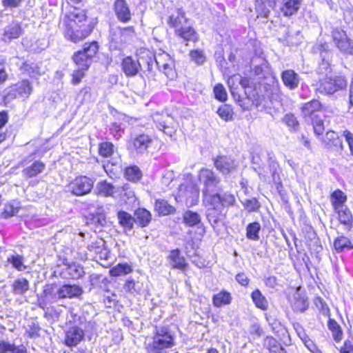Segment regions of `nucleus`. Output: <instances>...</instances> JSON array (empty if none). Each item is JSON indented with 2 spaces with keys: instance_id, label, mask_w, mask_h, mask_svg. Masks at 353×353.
<instances>
[{
  "instance_id": "obj_1",
  "label": "nucleus",
  "mask_w": 353,
  "mask_h": 353,
  "mask_svg": "<svg viewBox=\"0 0 353 353\" xmlns=\"http://www.w3.org/2000/svg\"><path fill=\"white\" fill-rule=\"evenodd\" d=\"M69 5L61 8L57 28L65 40L79 43L90 37L99 23L97 17H91L86 8L73 4H79L83 0H68Z\"/></svg>"
},
{
  "instance_id": "obj_2",
  "label": "nucleus",
  "mask_w": 353,
  "mask_h": 353,
  "mask_svg": "<svg viewBox=\"0 0 353 353\" xmlns=\"http://www.w3.org/2000/svg\"><path fill=\"white\" fill-rule=\"evenodd\" d=\"M83 293V288L76 284L47 283L43 286L42 293L37 294L38 306L44 310L48 304L56 303L63 299L79 298Z\"/></svg>"
},
{
  "instance_id": "obj_3",
  "label": "nucleus",
  "mask_w": 353,
  "mask_h": 353,
  "mask_svg": "<svg viewBox=\"0 0 353 353\" xmlns=\"http://www.w3.org/2000/svg\"><path fill=\"white\" fill-rule=\"evenodd\" d=\"M189 19L186 17L185 12L177 10L176 13L172 14L168 18L167 23L172 28L174 34L183 41L196 43L199 36L194 28L189 24Z\"/></svg>"
},
{
  "instance_id": "obj_4",
  "label": "nucleus",
  "mask_w": 353,
  "mask_h": 353,
  "mask_svg": "<svg viewBox=\"0 0 353 353\" xmlns=\"http://www.w3.org/2000/svg\"><path fill=\"white\" fill-rule=\"evenodd\" d=\"M301 115L303 119H310L312 122V130L314 135L319 138L325 131L324 121L319 118V114L323 113L326 108L319 99H313L303 103L299 108Z\"/></svg>"
},
{
  "instance_id": "obj_5",
  "label": "nucleus",
  "mask_w": 353,
  "mask_h": 353,
  "mask_svg": "<svg viewBox=\"0 0 353 353\" xmlns=\"http://www.w3.org/2000/svg\"><path fill=\"white\" fill-rule=\"evenodd\" d=\"M205 200L208 206V221H220L223 218V208L234 205L236 203L234 194L228 192L211 194Z\"/></svg>"
},
{
  "instance_id": "obj_6",
  "label": "nucleus",
  "mask_w": 353,
  "mask_h": 353,
  "mask_svg": "<svg viewBox=\"0 0 353 353\" xmlns=\"http://www.w3.org/2000/svg\"><path fill=\"white\" fill-rule=\"evenodd\" d=\"M239 84L243 89L244 97H239L236 99L234 93L232 92V95L238 102L243 110H251L254 107H259L262 103L261 97L259 93L256 84L252 82L248 77H242L240 79Z\"/></svg>"
},
{
  "instance_id": "obj_7",
  "label": "nucleus",
  "mask_w": 353,
  "mask_h": 353,
  "mask_svg": "<svg viewBox=\"0 0 353 353\" xmlns=\"http://www.w3.org/2000/svg\"><path fill=\"white\" fill-rule=\"evenodd\" d=\"M34 92L32 83L28 79H22L10 85V90L2 97L3 104L6 106L11 101L21 99L28 100Z\"/></svg>"
},
{
  "instance_id": "obj_8",
  "label": "nucleus",
  "mask_w": 353,
  "mask_h": 353,
  "mask_svg": "<svg viewBox=\"0 0 353 353\" xmlns=\"http://www.w3.org/2000/svg\"><path fill=\"white\" fill-rule=\"evenodd\" d=\"M174 345V336L167 326H156L152 342L148 343L147 350L168 349Z\"/></svg>"
},
{
  "instance_id": "obj_9",
  "label": "nucleus",
  "mask_w": 353,
  "mask_h": 353,
  "mask_svg": "<svg viewBox=\"0 0 353 353\" xmlns=\"http://www.w3.org/2000/svg\"><path fill=\"white\" fill-rule=\"evenodd\" d=\"M330 37L335 47L345 55H353V40L347 35L346 30L341 27H334Z\"/></svg>"
},
{
  "instance_id": "obj_10",
  "label": "nucleus",
  "mask_w": 353,
  "mask_h": 353,
  "mask_svg": "<svg viewBox=\"0 0 353 353\" xmlns=\"http://www.w3.org/2000/svg\"><path fill=\"white\" fill-rule=\"evenodd\" d=\"M347 81L340 76L325 77L319 80L316 90L323 94L331 95L345 88Z\"/></svg>"
},
{
  "instance_id": "obj_11",
  "label": "nucleus",
  "mask_w": 353,
  "mask_h": 353,
  "mask_svg": "<svg viewBox=\"0 0 353 353\" xmlns=\"http://www.w3.org/2000/svg\"><path fill=\"white\" fill-rule=\"evenodd\" d=\"M72 316L73 321L76 325L71 327L65 332V344L69 347L77 345L84 337V332L82 329L79 327V325H82L85 321V317L77 316V314H72Z\"/></svg>"
},
{
  "instance_id": "obj_12",
  "label": "nucleus",
  "mask_w": 353,
  "mask_h": 353,
  "mask_svg": "<svg viewBox=\"0 0 353 353\" xmlns=\"http://www.w3.org/2000/svg\"><path fill=\"white\" fill-rule=\"evenodd\" d=\"M153 143L151 136L141 133L132 136L127 141V149L137 154H143L148 150Z\"/></svg>"
},
{
  "instance_id": "obj_13",
  "label": "nucleus",
  "mask_w": 353,
  "mask_h": 353,
  "mask_svg": "<svg viewBox=\"0 0 353 353\" xmlns=\"http://www.w3.org/2000/svg\"><path fill=\"white\" fill-rule=\"evenodd\" d=\"M92 180L85 175L76 176L68 184L70 192L74 196H81L90 193L93 188Z\"/></svg>"
},
{
  "instance_id": "obj_14",
  "label": "nucleus",
  "mask_w": 353,
  "mask_h": 353,
  "mask_svg": "<svg viewBox=\"0 0 353 353\" xmlns=\"http://www.w3.org/2000/svg\"><path fill=\"white\" fill-rule=\"evenodd\" d=\"M199 178L203 182V193L205 199L208 195L211 194L212 188L216 187L220 183L221 179L214 171L208 168H201L199 172Z\"/></svg>"
},
{
  "instance_id": "obj_15",
  "label": "nucleus",
  "mask_w": 353,
  "mask_h": 353,
  "mask_svg": "<svg viewBox=\"0 0 353 353\" xmlns=\"http://www.w3.org/2000/svg\"><path fill=\"white\" fill-rule=\"evenodd\" d=\"M301 233L305 238L306 244L310 251L316 253L320 252L323 248L320 244L319 239L313 228L306 222H303L301 225Z\"/></svg>"
},
{
  "instance_id": "obj_16",
  "label": "nucleus",
  "mask_w": 353,
  "mask_h": 353,
  "mask_svg": "<svg viewBox=\"0 0 353 353\" xmlns=\"http://www.w3.org/2000/svg\"><path fill=\"white\" fill-rule=\"evenodd\" d=\"M323 147L330 152H339L343 149V141L340 135L335 131L329 130L321 139Z\"/></svg>"
},
{
  "instance_id": "obj_17",
  "label": "nucleus",
  "mask_w": 353,
  "mask_h": 353,
  "mask_svg": "<svg viewBox=\"0 0 353 353\" xmlns=\"http://www.w3.org/2000/svg\"><path fill=\"white\" fill-rule=\"evenodd\" d=\"M24 34V30L21 22L12 21L3 29L1 40L4 43H10L19 39Z\"/></svg>"
},
{
  "instance_id": "obj_18",
  "label": "nucleus",
  "mask_w": 353,
  "mask_h": 353,
  "mask_svg": "<svg viewBox=\"0 0 353 353\" xmlns=\"http://www.w3.org/2000/svg\"><path fill=\"white\" fill-rule=\"evenodd\" d=\"M113 10L119 22L128 23L131 21L132 13L125 0H114Z\"/></svg>"
},
{
  "instance_id": "obj_19",
  "label": "nucleus",
  "mask_w": 353,
  "mask_h": 353,
  "mask_svg": "<svg viewBox=\"0 0 353 353\" xmlns=\"http://www.w3.org/2000/svg\"><path fill=\"white\" fill-rule=\"evenodd\" d=\"M120 65L126 77H135L141 70L139 59H134L132 56L124 57L121 61Z\"/></svg>"
},
{
  "instance_id": "obj_20",
  "label": "nucleus",
  "mask_w": 353,
  "mask_h": 353,
  "mask_svg": "<svg viewBox=\"0 0 353 353\" xmlns=\"http://www.w3.org/2000/svg\"><path fill=\"white\" fill-rule=\"evenodd\" d=\"M87 250L92 257L98 256L101 260H108L110 258V250L103 239L88 244Z\"/></svg>"
},
{
  "instance_id": "obj_21",
  "label": "nucleus",
  "mask_w": 353,
  "mask_h": 353,
  "mask_svg": "<svg viewBox=\"0 0 353 353\" xmlns=\"http://www.w3.org/2000/svg\"><path fill=\"white\" fill-rule=\"evenodd\" d=\"M214 165L217 170L225 174L231 173L236 168L234 161L225 155H219L214 159Z\"/></svg>"
},
{
  "instance_id": "obj_22",
  "label": "nucleus",
  "mask_w": 353,
  "mask_h": 353,
  "mask_svg": "<svg viewBox=\"0 0 353 353\" xmlns=\"http://www.w3.org/2000/svg\"><path fill=\"white\" fill-rule=\"evenodd\" d=\"M21 210L20 201L13 199L6 202L0 212V217L3 219H11L19 214Z\"/></svg>"
},
{
  "instance_id": "obj_23",
  "label": "nucleus",
  "mask_w": 353,
  "mask_h": 353,
  "mask_svg": "<svg viewBox=\"0 0 353 353\" xmlns=\"http://www.w3.org/2000/svg\"><path fill=\"white\" fill-rule=\"evenodd\" d=\"M167 259L172 269L183 270L188 266L185 257L181 254L178 248L171 250Z\"/></svg>"
},
{
  "instance_id": "obj_24",
  "label": "nucleus",
  "mask_w": 353,
  "mask_h": 353,
  "mask_svg": "<svg viewBox=\"0 0 353 353\" xmlns=\"http://www.w3.org/2000/svg\"><path fill=\"white\" fill-rule=\"evenodd\" d=\"M178 190L181 195L185 196L186 199L199 198L200 192L199 188L198 185L192 181L180 184Z\"/></svg>"
},
{
  "instance_id": "obj_25",
  "label": "nucleus",
  "mask_w": 353,
  "mask_h": 353,
  "mask_svg": "<svg viewBox=\"0 0 353 353\" xmlns=\"http://www.w3.org/2000/svg\"><path fill=\"white\" fill-rule=\"evenodd\" d=\"M154 208V211L159 216L174 214L176 211L174 206L170 204L167 200L163 199H156Z\"/></svg>"
},
{
  "instance_id": "obj_26",
  "label": "nucleus",
  "mask_w": 353,
  "mask_h": 353,
  "mask_svg": "<svg viewBox=\"0 0 353 353\" xmlns=\"http://www.w3.org/2000/svg\"><path fill=\"white\" fill-rule=\"evenodd\" d=\"M281 78L283 85L290 90H294L299 85V75L293 70H285L283 71L281 74Z\"/></svg>"
},
{
  "instance_id": "obj_27",
  "label": "nucleus",
  "mask_w": 353,
  "mask_h": 353,
  "mask_svg": "<svg viewBox=\"0 0 353 353\" xmlns=\"http://www.w3.org/2000/svg\"><path fill=\"white\" fill-rule=\"evenodd\" d=\"M46 163L41 160H36L30 165L22 170V174L26 178H34L41 174L46 169Z\"/></svg>"
},
{
  "instance_id": "obj_28",
  "label": "nucleus",
  "mask_w": 353,
  "mask_h": 353,
  "mask_svg": "<svg viewBox=\"0 0 353 353\" xmlns=\"http://www.w3.org/2000/svg\"><path fill=\"white\" fill-rule=\"evenodd\" d=\"M301 2L302 0H283L281 12L284 17H290L298 12Z\"/></svg>"
},
{
  "instance_id": "obj_29",
  "label": "nucleus",
  "mask_w": 353,
  "mask_h": 353,
  "mask_svg": "<svg viewBox=\"0 0 353 353\" xmlns=\"http://www.w3.org/2000/svg\"><path fill=\"white\" fill-rule=\"evenodd\" d=\"M291 307L294 312L303 313L306 311L309 307V302L305 294L296 292Z\"/></svg>"
},
{
  "instance_id": "obj_30",
  "label": "nucleus",
  "mask_w": 353,
  "mask_h": 353,
  "mask_svg": "<svg viewBox=\"0 0 353 353\" xmlns=\"http://www.w3.org/2000/svg\"><path fill=\"white\" fill-rule=\"evenodd\" d=\"M73 63L77 67L83 68L84 70H89L93 59L84 54L83 53L77 50L74 52L71 57Z\"/></svg>"
},
{
  "instance_id": "obj_31",
  "label": "nucleus",
  "mask_w": 353,
  "mask_h": 353,
  "mask_svg": "<svg viewBox=\"0 0 353 353\" xmlns=\"http://www.w3.org/2000/svg\"><path fill=\"white\" fill-rule=\"evenodd\" d=\"M123 176L127 181L136 183L141 180L143 173L139 166L136 165H130L125 168L123 170Z\"/></svg>"
},
{
  "instance_id": "obj_32",
  "label": "nucleus",
  "mask_w": 353,
  "mask_h": 353,
  "mask_svg": "<svg viewBox=\"0 0 353 353\" xmlns=\"http://www.w3.org/2000/svg\"><path fill=\"white\" fill-rule=\"evenodd\" d=\"M277 3V0H261L256 6V12L259 13L257 17H268L270 14V9H274Z\"/></svg>"
},
{
  "instance_id": "obj_33",
  "label": "nucleus",
  "mask_w": 353,
  "mask_h": 353,
  "mask_svg": "<svg viewBox=\"0 0 353 353\" xmlns=\"http://www.w3.org/2000/svg\"><path fill=\"white\" fill-rule=\"evenodd\" d=\"M330 201L334 210L346 205L347 196L341 190L336 189L330 194Z\"/></svg>"
},
{
  "instance_id": "obj_34",
  "label": "nucleus",
  "mask_w": 353,
  "mask_h": 353,
  "mask_svg": "<svg viewBox=\"0 0 353 353\" xmlns=\"http://www.w3.org/2000/svg\"><path fill=\"white\" fill-rule=\"evenodd\" d=\"M99 42L96 40H92L85 42L79 50L84 54L89 56L92 59H94L99 54Z\"/></svg>"
},
{
  "instance_id": "obj_35",
  "label": "nucleus",
  "mask_w": 353,
  "mask_h": 353,
  "mask_svg": "<svg viewBox=\"0 0 353 353\" xmlns=\"http://www.w3.org/2000/svg\"><path fill=\"white\" fill-rule=\"evenodd\" d=\"M117 192L115 187L106 180L100 181L97 185V194L104 197H113Z\"/></svg>"
},
{
  "instance_id": "obj_36",
  "label": "nucleus",
  "mask_w": 353,
  "mask_h": 353,
  "mask_svg": "<svg viewBox=\"0 0 353 353\" xmlns=\"http://www.w3.org/2000/svg\"><path fill=\"white\" fill-rule=\"evenodd\" d=\"M334 248L337 253L353 249V243L349 238L343 235L337 236L334 241Z\"/></svg>"
},
{
  "instance_id": "obj_37",
  "label": "nucleus",
  "mask_w": 353,
  "mask_h": 353,
  "mask_svg": "<svg viewBox=\"0 0 353 353\" xmlns=\"http://www.w3.org/2000/svg\"><path fill=\"white\" fill-rule=\"evenodd\" d=\"M216 114L223 121L225 122L231 121L234 119V108L230 104H222L218 108Z\"/></svg>"
},
{
  "instance_id": "obj_38",
  "label": "nucleus",
  "mask_w": 353,
  "mask_h": 353,
  "mask_svg": "<svg viewBox=\"0 0 353 353\" xmlns=\"http://www.w3.org/2000/svg\"><path fill=\"white\" fill-rule=\"evenodd\" d=\"M251 299L257 308L263 311H266L268 309V301L259 289H256L252 292Z\"/></svg>"
},
{
  "instance_id": "obj_39",
  "label": "nucleus",
  "mask_w": 353,
  "mask_h": 353,
  "mask_svg": "<svg viewBox=\"0 0 353 353\" xmlns=\"http://www.w3.org/2000/svg\"><path fill=\"white\" fill-rule=\"evenodd\" d=\"M114 152V145L110 141H102L98 144V154L102 158H110L113 156Z\"/></svg>"
},
{
  "instance_id": "obj_40",
  "label": "nucleus",
  "mask_w": 353,
  "mask_h": 353,
  "mask_svg": "<svg viewBox=\"0 0 353 353\" xmlns=\"http://www.w3.org/2000/svg\"><path fill=\"white\" fill-rule=\"evenodd\" d=\"M231 301V294L225 290H222L219 293L214 294L212 296V303L216 307H220L223 305H228Z\"/></svg>"
},
{
  "instance_id": "obj_41",
  "label": "nucleus",
  "mask_w": 353,
  "mask_h": 353,
  "mask_svg": "<svg viewBox=\"0 0 353 353\" xmlns=\"http://www.w3.org/2000/svg\"><path fill=\"white\" fill-rule=\"evenodd\" d=\"M123 289L125 292L131 294H143V284L139 282H136L132 278H128L124 285Z\"/></svg>"
},
{
  "instance_id": "obj_42",
  "label": "nucleus",
  "mask_w": 353,
  "mask_h": 353,
  "mask_svg": "<svg viewBox=\"0 0 353 353\" xmlns=\"http://www.w3.org/2000/svg\"><path fill=\"white\" fill-rule=\"evenodd\" d=\"M132 267L127 263H119L112 268L109 272L111 276L117 277L128 274L132 272Z\"/></svg>"
},
{
  "instance_id": "obj_43",
  "label": "nucleus",
  "mask_w": 353,
  "mask_h": 353,
  "mask_svg": "<svg viewBox=\"0 0 353 353\" xmlns=\"http://www.w3.org/2000/svg\"><path fill=\"white\" fill-rule=\"evenodd\" d=\"M12 288L14 294L22 295L29 290V281L25 278L17 279L13 282Z\"/></svg>"
},
{
  "instance_id": "obj_44",
  "label": "nucleus",
  "mask_w": 353,
  "mask_h": 353,
  "mask_svg": "<svg viewBox=\"0 0 353 353\" xmlns=\"http://www.w3.org/2000/svg\"><path fill=\"white\" fill-rule=\"evenodd\" d=\"M328 329L332 332L333 339L336 342H340L343 339V330L339 323L331 318L327 322Z\"/></svg>"
},
{
  "instance_id": "obj_45",
  "label": "nucleus",
  "mask_w": 353,
  "mask_h": 353,
  "mask_svg": "<svg viewBox=\"0 0 353 353\" xmlns=\"http://www.w3.org/2000/svg\"><path fill=\"white\" fill-rule=\"evenodd\" d=\"M282 122L285 123L291 131H297L299 128V121L294 113L285 114L282 118Z\"/></svg>"
},
{
  "instance_id": "obj_46",
  "label": "nucleus",
  "mask_w": 353,
  "mask_h": 353,
  "mask_svg": "<svg viewBox=\"0 0 353 353\" xmlns=\"http://www.w3.org/2000/svg\"><path fill=\"white\" fill-rule=\"evenodd\" d=\"M66 272L72 279H80L85 274L83 267L75 263L68 265Z\"/></svg>"
},
{
  "instance_id": "obj_47",
  "label": "nucleus",
  "mask_w": 353,
  "mask_h": 353,
  "mask_svg": "<svg viewBox=\"0 0 353 353\" xmlns=\"http://www.w3.org/2000/svg\"><path fill=\"white\" fill-rule=\"evenodd\" d=\"M20 69L30 77L41 76L43 74L39 65L30 63L28 61L23 62Z\"/></svg>"
},
{
  "instance_id": "obj_48",
  "label": "nucleus",
  "mask_w": 353,
  "mask_h": 353,
  "mask_svg": "<svg viewBox=\"0 0 353 353\" xmlns=\"http://www.w3.org/2000/svg\"><path fill=\"white\" fill-rule=\"evenodd\" d=\"M263 345L270 352L272 353L283 347L280 343L272 336H267L263 339Z\"/></svg>"
},
{
  "instance_id": "obj_49",
  "label": "nucleus",
  "mask_w": 353,
  "mask_h": 353,
  "mask_svg": "<svg viewBox=\"0 0 353 353\" xmlns=\"http://www.w3.org/2000/svg\"><path fill=\"white\" fill-rule=\"evenodd\" d=\"M261 225L259 222H252L248 224L246 228V236L249 239L257 241L259 239V232Z\"/></svg>"
},
{
  "instance_id": "obj_50",
  "label": "nucleus",
  "mask_w": 353,
  "mask_h": 353,
  "mask_svg": "<svg viewBox=\"0 0 353 353\" xmlns=\"http://www.w3.org/2000/svg\"><path fill=\"white\" fill-rule=\"evenodd\" d=\"M172 59L167 52L159 53L157 55L154 54V61L159 70L165 68L168 63H172Z\"/></svg>"
},
{
  "instance_id": "obj_51",
  "label": "nucleus",
  "mask_w": 353,
  "mask_h": 353,
  "mask_svg": "<svg viewBox=\"0 0 353 353\" xmlns=\"http://www.w3.org/2000/svg\"><path fill=\"white\" fill-rule=\"evenodd\" d=\"M189 55L192 61L198 65H203L206 61V57L203 50L201 49H193L189 52Z\"/></svg>"
},
{
  "instance_id": "obj_52",
  "label": "nucleus",
  "mask_w": 353,
  "mask_h": 353,
  "mask_svg": "<svg viewBox=\"0 0 353 353\" xmlns=\"http://www.w3.org/2000/svg\"><path fill=\"white\" fill-rule=\"evenodd\" d=\"M213 92L217 101L224 103L228 100V93L222 83H216L213 88Z\"/></svg>"
},
{
  "instance_id": "obj_53",
  "label": "nucleus",
  "mask_w": 353,
  "mask_h": 353,
  "mask_svg": "<svg viewBox=\"0 0 353 353\" xmlns=\"http://www.w3.org/2000/svg\"><path fill=\"white\" fill-rule=\"evenodd\" d=\"M268 169L271 174L272 180L280 178L279 172H281V168L277 161L270 158L268 161Z\"/></svg>"
},
{
  "instance_id": "obj_54",
  "label": "nucleus",
  "mask_w": 353,
  "mask_h": 353,
  "mask_svg": "<svg viewBox=\"0 0 353 353\" xmlns=\"http://www.w3.org/2000/svg\"><path fill=\"white\" fill-rule=\"evenodd\" d=\"M339 221H352V214L349 208L345 205L342 208L334 209Z\"/></svg>"
},
{
  "instance_id": "obj_55",
  "label": "nucleus",
  "mask_w": 353,
  "mask_h": 353,
  "mask_svg": "<svg viewBox=\"0 0 353 353\" xmlns=\"http://www.w3.org/2000/svg\"><path fill=\"white\" fill-rule=\"evenodd\" d=\"M244 210L248 212H256L261 207V203L256 198L245 199L242 202Z\"/></svg>"
},
{
  "instance_id": "obj_56",
  "label": "nucleus",
  "mask_w": 353,
  "mask_h": 353,
  "mask_svg": "<svg viewBox=\"0 0 353 353\" xmlns=\"http://www.w3.org/2000/svg\"><path fill=\"white\" fill-rule=\"evenodd\" d=\"M88 70H84L83 68H77L74 70L71 74V80L70 83L73 85H79L83 80V79L85 77L86 72Z\"/></svg>"
},
{
  "instance_id": "obj_57",
  "label": "nucleus",
  "mask_w": 353,
  "mask_h": 353,
  "mask_svg": "<svg viewBox=\"0 0 353 353\" xmlns=\"http://www.w3.org/2000/svg\"><path fill=\"white\" fill-rule=\"evenodd\" d=\"M134 221H151L150 212L143 208H138L134 212Z\"/></svg>"
},
{
  "instance_id": "obj_58",
  "label": "nucleus",
  "mask_w": 353,
  "mask_h": 353,
  "mask_svg": "<svg viewBox=\"0 0 353 353\" xmlns=\"http://www.w3.org/2000/svg\"><path fill=\"white\" fill-rule=\"evenodd\" d=\"M8 261L18 271H23L26 268L23 264V257L21 255H12L8 258Z\"/></svg>"
},
{
  "instance_id": "obj_59",
  "label": "nucleus",
  "mask_w": 353,
  "mask_h": 353,
  "mask_svg": "<svg viewBox=\"0 0 353 353\" xmlns=\"http://www.w3.org/2000/svg\"><path fill=\"white\" fill-rule=\"evenodd\" d=\"M161 71L170 81H172L177 77V73L174 68V61H172V63H168V65L165 66V68H163Z\"/></svg>"
},
{
  "instance_id": "obj_60",
  "label": "nucleus",
  "mask_w": 353,
  "mask_h": 353,
  "mask_svg": "<svg viewBox=\"0 0 353 353\" xmlns=\"http://www.w3.org/2000/svg\"><path fill=\"white\" fill-rule=\"evenodd\" d=\"M140 53L145 54L148 58L147 64L148 68L147 71L149 72H152L153 71V63L154 61V54L151 52L150 50L147 48H140Z\"/></svg>"
},
{
  "instance_id": "obj_61",
  "label": "nucleus",
  "mask_w": 353,
  "mask_h": 353,
  "mask_svg": "<svg viewBox=\"0 0 353 353\" xmlns=\"http://www.w3.org/2000/svg\"><path fill=\"white\" fill-rule=\"evenodd\" d=\"M136 34L135 28L133 26H125L119 28V34L124 40L131 39Z\"/></svg>"
},
{
  "instance_id": "obj_62",
  "label": "nucleus",
  "mask_w": 353,
  "mask_h": 353,
  "mask_svg": "<svg viewBox=\"0 0 353 353\" xmlns=\"http://www.w3.org/2000/svg\"><path fill=\"white\" fill-rule=\"evenodd\" d=\"M315 305L316 307L321 311L322 314L325 316H327L330 318V310L328 307L327 303L323 301L321 297H317L315 299Z\"/></svg>"
},
{
  "instance_id": "obj_63",
  "label": "nucleus",
  "mask_w": 353,
  "mask_h": 353,
  "mask_svg": "<svg viewBox=\"0 0 353 353\" xmlns=\"http://www.w3.org/2000/svg\"><path fill=\"white\" fill-rule=\"evenodd\" d=\"M117 192H120V196L126 197L128 199L133 198L135 196L134 192L132 190L130 185L127 183L117 188Z\"/></svg>"
},
{
  "instance_id": "obj_64",
  "label": "nucleus",
  "mask_w": 353,
  "mask_h": 353,
  "mask_svg": "<svg viewBox=\"0 0 353 353\" xmlns=\"http://www.w3.org/2000/svg\"><path fill=\"white\" fill-rule=\"evenodd\" d=\"M41 330V327L38 323H32L29 325V328L27 330L28 336L30 339H35L40 336L39 331Z\"/></svg>"
}]
</instances>
